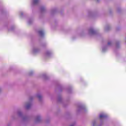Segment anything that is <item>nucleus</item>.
<instances>
[{
    "label": "nucleus",
    "instance_id": "obj_1",
    "mask_svg": "<svg viewBox=\"0 0 126 126\" xmlns=\"http://www.w3.org/2000/svg\"><path fill=\"white\" fill-rule=\"evenodd\" d=\"M38 33L40 36H43L44 35V32L42 31H40L38 32Z\"/></svg>",
    "mask_w": 126,
    "mask_h": 126
},
{
    "label": "nucleus",
    "instance_id": "obj_2",
    "mask_svg": "<svg viewBox=\"0 0 126 126\" xmlns=\"http://www.w3.org/2000/svg\"><path fill=\"white\" fill-rule=\"evenodd\" d=\"M89 32L91 34H94V30H93V29H90L89 30Z\"/></svg>",
    "mask_w": 126,
    "mask_h": 126
},
{
    "label": "nucleus",
    "instance_id": "obj_3",
    "mask_svg": "<svg viewBox=\"0 0 126 126\" xmlns=\"http://www.w3.org/2000/svg\"><path fill=\"white\" fill-rule=\"evenodd\" d=\"M39 2V0H33V4H37Z\"/></svg>",
    "mask_w": 126,
    "mask_h": 126
},
{
    "label": "nucleus",
    "instance_id": "obj_4",
    "mask_svg": "<svg viewBox=\"0 0 126 126\" xmlns=\"http://www.w3.org/2000/svg\"><path fill=\"white\" fill-rule=\"evenodd\" d=\"M31 107V104H28L27 105V109H29Z\"/></svg>",
    "mask_w": 126,
    "mask_h": 126
},
{
    "label": "nucleus",
    "instance_id": "obj_5",
    "mask_svg": "<svg viewBox=\"0 0 126 126\" xmlns=\"http://www.w3.org/2000/svg\"><path fill=\"white\" fill-rule=\"evenodd\" d=\"M105 117H106V116H105L104 115H100L99 116L100 119H102V118H105Z\"/></svg>",
    "mask_w": 126,
    "mask_h": 126
},
{
    "label": "nucleus",
    "instance_id": "obj_6",
    "mask_svg": "<svg viewBox=\"0 0 126 126\" xmlns=\"http://www.w3.org/2000/svg\"><path fill=\"white\" fill-rule=\"evenodd\" d=\"M37 97L38 98V99L40 100L41 99V98H42V96L41 95H38L37 96Z\"/></svg>",
    "mask_w": 126,
    "mask_h": 126
},
{
    "label": "nucleus",
    "instance_id": "obj_7",
    "mask_svg": "<svg viewBox=\"0 0 126 126\" xmlns=\"http://www.w3.org/2000/svg\"><path fill=\"white\" fill-rule=\"evenodd\" d=\"M39 119H40V117H37V118H36L37 121H38V120H39Z\"/></svg>",
    "mask_w": 126,
    "mask_h": 126
},
{
    "label": "nucleus",
    "instance_id": "obj_8",
    "mask_svg": "<svg viewBox=\"0 0 126 126\" xmlns=\"http://www.w3.org/2000/svg\"><path fill=\"white\" fill-rule=\"evenodd\" d=\"M111 44V42H109L108 43V45H110Z\"/></svg>",
    "mask_w": 126,
    "mask_h": 126
},
{
    "label": "nucleus",
    "instance_id": "obj_9",
    "mask_svg": "<svg viewBox=\"0 0 126 126\" xmlns=\"http://www.w3.org/2000/svg\"><path fill=\"white\" fill-rule=\"evenodd\" d=\"M70 126H74L73 125H71Z\"/></svg>",
    "mask_w": 126,
    "mask_h": 126
}]
</instances>
